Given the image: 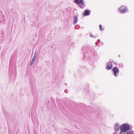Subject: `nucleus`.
<instances>
[{"instance_id": "7ed1b4c3", "label": "nucleus", "mask_w": 134, "mask_h": 134, "mask_svg": "<svg viewBox=\"0 0 134 134\" xmlns=\"http://www.w3.org/2000/svg\"><path fill=\"white\" fill-rule=\"evenodd\" d=\"M120 10L121 13H125L127 12V8L124 6H122L120 8Z\"/></svg>"}, {"instance_id": "423d86ee", "label": "nucleus", "mask_w": 134, "mask_h": 134, "mask_svg": "<svg viewBox=\"0 0 134 134\" xmlns=\"http://www.w3.org/2000/svg\"><path fill=\"white\" fill-rule=\"evenodd\" d=\"M90 14V12L87 10H85L84 12V15L86 16L89 15Z\"/></svg>"}, {"instance_id": "6e6552de", "label": "nucleus", "mask_w": 134, "mask_h": 134, "mask_svg": "<svg viewBox=\"0 0 134 134\" xmlns=\"http://www.w3.org/2000/svg\"><path fill=\"white\" fill-rule=\"evenodd\" d=\"M77 20V16L74 17V24L76 23Z\"/></svg>"}, {"instance_id": "1a4fd4ad", "label": "nucleus", "mask_w": 134, "mask_h": 134, "mask_svg": "<svg viewBox=\"0 0 134 134\" xmlns=\"http://www.w3.org/2000/svg\"><path fill=\"white\" fill-rule=\"evenodd\" d=\"M125 134H134L133 132L131 131H130L128 132H126Z\"/></svg>"}, {"instance_id": "20e7f679", "label": "nucleus", "mask_w": 134, "mask_h": 134, "mask_svg": "<svg viewBox=\"0 0 134 134\" xmlns=\"http://www.w3.org/2000/svg\"><path fill=\"white\" fill-rule=\"evenodd\" d=\"M113 70L114 73V75L116 76H117L119 74V70L118 68L116 67H114L113 69Z\"/></svg>"}, {"instance_id": "f257e3e1", "label": "nucleus", "mask_w": 134, "mask_h": 134, "mask_svg": "<svg viewBox=\"0 0 134 134\" xmlns=\"http://www.w3.org/2000/svg\"><path fill=\"white\" fill-rule=\"evenodd\" d=\"M130 127L126 124L122 125L120 127L121 133L120 134H125L126 132H127V130L129 129Z\"/></svg>"}, {"instance_id": "9d476101", "label": "nucleus", "mask_w": 134, "mask_h": 134, "mask_svg": "<svg viewBox=\"0 0 134 134\" xmlns=\"http://www.w3.org/2000/svg\"><path fill=\"white\" fill-rule=\"evenodd\" d=\"M119 126L118 125H116L115 126V130L116 131H117L119 129Z\"/></svg>"}, {"instance_id": "9b49d317", "label": "nucleus", "mask_w": 134, "mask_h": 134, "mask_svg": "<svg viewBox=\"0 0 134 134\" xmlns=\"http://www.w3.org/2000/svg\"><path fill=\"white\" fill-rule=\"evenodd\" d=\"M99 27L100 29V30H103V29L102 28V25H99Z\"/></svg>"}, {"instance_id": "0eeeda50", "label": "nucleus", "mask_w": 134, "mask_h": 134, "mask_svg": "<svg viewBox=\"0 0 134 134\" xmlns=\"http://www.w3.org/2000/svg\"><path fill=\"white\" fill-rule=\"evenodd\" d=\"M36 54L35 53L34 55L33 58V59H32V61H31V64H32L34 63V61H35V60L36 59Z\"/></svg>"}, {"instance_id": "ddd939ff", "label": "nucleus", "mask_w": 134, "mask_h": 134, "mask_svg": "<svg viewBox=\"0 0 134 134\" xmlns=\"http://www.w3.org/2000/svg\"><path fill=\"white\" fill-rule=\"evenodd\" d=\"M90 36H92V35H90Z\"/></svg>"}, {"instance_id": "39448f33", "label": "nucleus", "mask_w": 134, "mask_h": 134, "mask_svg": "<svg viewBox=\"0 0 134 134\" xmlns=\"http://www.w3.org/2000/svg\"><path fill=\"white\" fill-rule=\"evenodd\" d=\"M112 67V65L110 62H108L107 64L106 68L108 70L110 69Z\"/></svg>"}, {"instance_id": "f8f14e48", "label": "nucleus", "mask_w": 134, "mask_h": 134, "mask_svg": "<svg viewBox=\"0 0 134 134\" xmlns=\"http://www.w3.org/2000/svg\"><path fill=\"white\" fill-rule=\"evenodd\" d=\"M90 36H92V35H90Z\"/></svg>"}, {"instance_id": "f03ea898", "label": "nucleus", "mask_w": 134, "mask_h": 134, "mask_svg": "<svg viewBox=\"0 0 134 134\" xmlns=\"http://www.w3.org/2000/svg\"><path fill=\"white\" fill-rule=\"evenodd\" d=\"M75 3L79 5L81 8H83L85 5L83 0H75Z\"/></svg>"}]
</instances>
